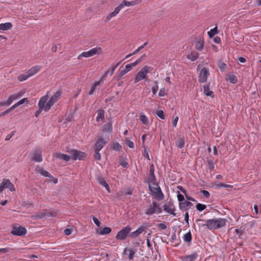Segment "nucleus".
Returning <instances> with one entry per match:
<instances>
[{"mask_svg": "<svg viewBox=\"0 0 261 261\" xmlns=\"http://www.w3.org/2000/svg\"><path fill=\"white\" fill-rule=\"evenodd\" d=\"M69 155L62 153L61 152H56L54 154V156L59 160H62L66 162H68L71 158L74 160H81L84 159L85 156V153L75 149H69L66 151Z\"/></svg>", "mask_w": 261, "mask_h": 261, "instance_id": "f257e3e1", "label": "nucleus"}, {"mask_svg": "<svg viewBox=\"0 0 261 261\" xmlns=\"http://www.w3.org/2000/svg\"><path fill=\"white\" fill-rule=\"evenodd\" d=\"M226 224V220L222 218L209 219L205 221V223L201 225L206 226L210 230L217 229L223 227Z\"/></svg>", "mask_w": 261, "mask_h": 261, "instance_id": "f03ea898", "label": "nucleus"}, {"mask_svg": "<svg viewBox=\"0 0 261 261\" xmlns=\"http://www.w3.org/2000/svg\"><path fill=\"white\" fill-rule=\"evenodd\" d=\"M162 212V208L155 202L150 203L145 209V214L147 216H151L154 214H160Z\"/></svg>", "mask_w": 261, "mask_h": 261, "instance_id": "7ed1b4c3", "label": "nucleus"}, {"mask_svg": "<svg viewBox=\"0 0 261 261\" xmlns=\"http://www.w3.org/2000/svg\"><path fill=\"white\" fill-rule=\"evenodd\" d=\"M151 183L152 184L149 186V190L151 194L153 195L156 199L159 200H163L164 198V195L161 188L154 182Z\"/></svg>", "mask_w": 261, "mask_h": 261, "instance_id": "20e7f679", "label": "nucleus"}, {"mask_svg": "<svg viewBox=\"0 0 261 261\" xmlns=\"http://www.w3.org/2000/svg\"><path fill=\"white\" fill-rule=\"evenodd\" d=\"M56 99H40L38 107L45 112L48 111L56 102Z\"/></svg>", "mask_w": 261, "mask_h": 261, "instance_id": "39448f33", "label": "nucleus"}, {"mask_svg": "<svg viewBox=\"0 0 261 261\" xmlns=\"http://www.w3.org/2000/svg\"><path fill=\"white\" fill-rule=\"evenodd\" d=\"M152 69L153 68L147 65L143 67L136 74L135 79V83H136L144 79L146 74L151 71Z\"/></svg>", "mask_w": 261, "mask_h": 261, "instance_id": "423d86ee", "label": "nucleus"}, {"mask_svg": "<svg viewBox=\"0 0 261 261\" xmlns=\"http://www.w3.org/2000/svg\"><path fill=\"white\" fill-rule=\"evenodd\" d=\"M131 230L132 228L128 226L123 227L116 234V239L120 240L126 239L128 236H129Z\"/></svg>", "mask_w": 261, "mask_h": 261, "instance_id": "0eeeda50", "label": "nucleus"}, {"mask_svg": "<svg viewBox=\"0 0 261 261\" xmlns=\"http://www.w3.org/2000/svg\"><path fill=\"white\" fill-rule=\"evenodd\" d=\"M4 189H9L10 191H15V189L13 184L8 179H3L0 184V193L3 192Z\"/></svg>", "mask_w": 261, "mask_h": 261, "instance_id": "6e6552de", "label": "nucleus"}, {"mask_svg": "<svg viewBox=\"0 0 261 261\" xmlns=\"http://www.w3.org/2000/svg\"><path fill=\"white\" fill-rule=\"evenodd\" d=\"M104 80L102 79H100L98 81H95L92 85L91 89L89 92V94L91 95L96 91L99 90L100 88L102 86Z\"/></svg>", "mask_w": 261, "mask_h": 261, "instance_id": "1a4fd4ad", "label": "nucleus"}, {"mask_svg": "<svg viewBox=\"0 0 261 261\" xmlns=\"http://www.w3.org/2000/svg\"><path fill=\"white\" fill-rule=\"evenodd\" d=\"M210 75V72L208 68L204 67L201 70L199 76V82L200 83H203L206 82L207 77Z\"/></svg>", "mask_w": 261, "mask_h": 261, "instance_id": "9d476101", "label": "nucleus"}, {"mask_svg": "<svg viewBox=\"0 0 261 261\" xmlns=\"http://www.w3.org/2000/svg\"><path fill=\"white\" fill-rule=\"evenodd\" d=\"M32 160L37 162H41L42 161V151L39 148H36L32 153Z\"/></svg>", "mask_w": 261, "mask_h": 261, "instance_id": "9b49d317", "label": "nucleus"}, {"mask_svg": "<svg viewBox=\"0 0 261 261\" xmlns=\"http://www.w3.org/2000/svg\"><path fill=\"white\" fill-rule=\"evenodd\" d=\"M108 143V140L102 138L98 139L95 145V150L100 151Z\"/></svg>", "mask_w": 261, "mask_h": 261, "instance_id": "f8f14e48", "label": "nucleus"}, {"mask_svg": "<svg viewBox=\"0 0 261 261\" xmlns=\"http://www.w3.org/2000/svg\"><path fill=\"white\" fill-rule=\"evenodd\" d=\"M11 232L14 235L22 236L27 233V229L22 227H14Z\"/></svg>", "mask_w": 261, "mask_h": 261, "instance_id": "ddd939ff", "label": "nucleus"}, {"mask_svg": "<svg viewBox=\"0 0 261 261\" xmlns=\"http://www.w3.org/2000/svg\"><path fill=\"white\" fill-rule=\"evenodd\" d=\"M25 99H21L17 103H15L14 105L12 106L11 107L6 110L5 111L0 113V117H2L9 113H10L12 110L14 109L16 107L23 104L24 102V100Z\"/></svg>", "mask_w": 261, "mask_h": 261, "instance_id": "4468645a", "label": "nucleus"}, {"mask_svg": "<svg viewBox=\"0 0 261 261\" xmlns=\"http://www.w3.org/2000/svg\"><path fill=\"white\" fill-rule=\"evenodd\" d=\"M122 9V5H119L116 8H115V10L110 13L107 17L105 21H109L112 17H115L117 15V14L119 13L120 11Z\"/></svg>", "mask_w": 261, "mask_h": 261, "instance_id": "2eb2a0df", "label": "nucleus"}, {"mask_svg": "<svg viewBox=\"0 0 261 261\" xmlns=\"http://www.w3.org/2000/svg\"><path fill=\"white\" fill-rule=\"evenodd\" d=\"M146 229V227L145 226H142L140 227L136 230L133 231V232L129 234V237L133 238H136L138 237L140 234L142 233L144 231H145Z\"/></svg>", "mask_w": 261, "mask_h": 261, "instance_id": "dca6fc26", "label": "nucleus"}, {"mask_svg": "<svg viewBox=\"0 0 261 261\" xmlns=\"http://www.w3.org/2000/svg\"><path fill=\"white\" fill-rule=\"evenodd\" d=\"M164 211L173 216H175L176 214L174 213L175 211V207L174 206L170 203L165 204L164 205Z\"/></svg>", "mask_w": 261, "mask_h": 261, "instance_id": "f3484780", "label": "nucleus"}, {"mask_svg": "<svg viewBox=\"0 0 261 261\" xmlns=\"http://www.w3.org/2000/svg\"><path fill=\"white\" fill-rule=\"evenodd\" d=\"M141 3V0H134L130 2L123 1L119 5H122V8L124 6H133L138 5Z\"/></svg>", "mask_w": 261, "mask_h": 261, "instance_id": "a211bd4d", "label": "nucleus"}, {"mask_svg": "<svg viewBox=\"0 0 261 261\" xmlns=\"http://www.w3.org/2000/svg\"><path fill=\"white\" fill-rule=\"evenodd\" d=\"M198 257V254L197 252H194L191 254L186 255L183 257L184 261H195Z\"/></svg>", "mask_w": 261, "mask_h": 261, "instance_id": "6ab92c4d", "label": "nucleus"}, {"mask_svg": "<svg viewBox=\"0 0 261 261\" xmlns=\"http://www.w3.org/2000/svg\"><path fill=\"white\" fill-rule=\"evenodd\" d=\"M41 67L40 66H34L30 68L28 71L29 75L31 77L36 73H37L40 69Z\"/></svg>", "mask_w": 261, "mask_h": 261, "instance_id": "aec40b11", "label": "nucleus"}, {"mask_svg": "<svg viewBox=\"0 0 261 261\" xmlns=\"http://www.w3.org/2000/svg\"><path fill=\"white\" fill-rule=\"evenodd\" d=\"M97 180L98 182L101 186H103L109 193L111 192L109 185L107 183L106 180L103 177H98Z\"/></svg>", "mask_w": 261, "mask_h": 261, "instance_id": "412c9836", "label": "nucleus"}, {"mask_svg": "<svg viewBox=\"0 0 261 261\" xmlns=\"http://www.w3.org/2000/svg\"><path fill=\"white\" fill-rule=\"evenodd\" d=\"M154 168L153 165L150 166L149 169V181L150 182H154L155 180V176L154 173Z\"/></svg>", "mask_w": 261, "mask_h": 261, "instance_id": "4be33fe9", "label": "nucleus"}, {"mask_svg": "<svg viewBox=\"0 0 261 261\" xmlns=\"http://www.w3.org/2000/svg\"><path fill=\"white\" fill-rule=\"evenodd\" d=\"M92 56L94 55H100L103 54V50L100 47H96L90 49Z\"/></svg>", "mask_w": 261, "mask_h": 261, "instance_id": "5701e85b", "label": "nucleus"}, {"mask_svg": "<svg viewBox=\"0 0 261 261\" xmlns=\"http://www.w3.org/2000/svg\"><path fill=\"white\" fill-rule=\"evenodd\" d=\"M203 93L205 94L206 96H211L212 97H214V92L210 90L209 86H208V85L203 86Z\"/></svg>", "mask_w": 261, "mask_h": 261, "instance_id": "b1692460", "label": "nucleus"}, {"mask_svg": "<svg viewBox=\"0 0 261 261\" xmlns=\"http://www.w3.org/2000/svg\"><path fill=\"white\" fill-rule=\"evenodd\" d=\"M124 253L125 254L128 253V258L129 259H133L134 254H135V251L132 248H127L124 249Z\"/></svg>", "mask_w": 261, "mask_h": 261, "instance_id": "393cba45", "label": "nucleus"}, {"mask_svg": "<svg viewBox=\"0 0 261 261\" xmlns=\"http://www.w3.org/2000/svg\"><path fill=\"white\" fill-rule=\"evenodd\" d=\"M226 80L232 84H236L238 82L237 76L232 73L228 74Z\"/></svg>", "mask_w": 261, "mask_h": 261, "instance_id": "a878e982", "label": "nucleus"}, {"mask_svg": "<svg viewBox=\"0 0 261 261\" xmlns=\"http://www.w3.org/2000/svg\"><path fill=\"white\" fill-rule=\"evenodd\" d=\"M111 228L109 227H106L102 229H98L97 230V232L98 234H101V235H105L109 234L111 232Z\"/></svg>", "mask_w": 261, "mask_h": 261, "instance_id": "bb28decb", "label": "nucleus"}, {"mask_svg": "<svg viewBox=\"0 0 261 261\" xmlns=\"http://www.w3.org/2000/svg\"><path fill=\"white\" fill-rule=\"evenodd\" d=\"M12 24L11 22H6L0 24V30L7 31L12 28Z\"/></svg>", "mask_w": 261, "mask_h": 261, "instance_id": "cd10ccee", "label": "nucleus"}, {"mask_svg": "<svg viewBox=\"0 0 261 261\" xmlns=\"http://www.w3.org/2000/svg\"><path fill=\"white\" fill-rule=\"evenodd\" d=\"M199 57V54L192 51L187 56V58L192 61H194Z\"/></svg>", "mask_w": 261, "mask_h": 261, "instance_id": "c85d7f7f", "label": "nucleus"}, {"mask_svg": "<svg viewBox=\"0 0 261 261\" xmlns=\"http://www.w3.org/2000/svg\"><path fill=\"white\" fill-rule=\"evenodd\" d=\"M37 172L44 177H53V176L47 171L44 170L42 168H38L36 169Z\"/></svg>", "mask_w": 261, "mask_h": 261, "instance_id": "c756f323", "label": "nucleus"}, {"mask_svg": "<svg viewBox=\"0 0 261 261\" xmlns=\"http://www.w3.org/2000/svg\"><path fill=\"white\" fill-rule=\"evenodd\" d=\"M192 205L193 204L191 202L188 201H184L179 203V208L181 210L186 209L188 207L190 208Z\"/></svg>", "mask_w": 261, "mask_h": 261, "instance_id": "7c9ffc66", "label": "nucleus"}, {"mask_svg": "<svg viewBox=\"0 0 261 261\" xmlns=\"http://www.w3.org/2000/svg\"><path fill=\"white\" fill-rule=\"evenodd\" d=\"M185 144V139L184 137L179 138L176 141V146L178 148L184 147Z\"/></svg>", "mask_w": 261, "mask_h": 261, "instance_id": "2f4dec72", "label": "nucleus"}, {"mask_svg": "<svg viewBox=\"0 0 261 261\" xmlns=\"http://www.w3.org/2000/svg\"><path fill=\"white\" fill-rule=\"evenodd\" d=\"M97 116L96 117V121H100V120H103L105 119V112L102 110H98L97 111Z\"/></svg>", "mask_w": 261, "mask_h": 261, "instance_id": "473e14b6", "label": "nucleus"}, {"mask_svg": "<svg viewBox=\"0 0 261 261\" xmlns=\"http://www.w3.org/2000/svg\"><path fill=\"white\" fill-rule=\"evenodd\" d=\"M204 41L202 39H199L195 43V48L197 50H201L203 47Z\"/></svg>", "mask_w": 261, "mask_h": 261, "instance_id": "72a5a7b5", "label": "nucleus"}, {"mask_svg": "<svg viewBox=\"0 0 261 261\" xmlns=\"http://www.w3.org/2000/svg\"><path fill=\"white\" fill-rule=\"evenodd\" d=\"M92 57L90 50L87 51H84L79 55L77 59L81 60L82 57L89 58Z\"/></svg>", "mask_w": 261, "mask_h": 261, "instance_id": "f704fd0d", "label": "nucleus"}, {"mask_svg": "<svg viewBox=\"0 0 261 261\" xmlns=\"http://www.w3.org/2000/svg\"><path fill=\"white\" fill-rule=\"evenodd\" d=\"M25 93V90H21L19 91L16 95H11L9 97V98H20L23 96H24Z\"/></svg>", "mask_w": 261, "mask_h": 261, "instance_id": "c9c22d12", "label": "nucleus"}, {"mask_svg": "<svg viewBox=\"0 0 261 261\" xmlns=\"http://www.w3.org/2000/svg\"><path fill=\"white\" fill-rule=\"evenodd\" d=\"M184 240L186 242H191L192 240V235L191 232L189 231L186 233L183 237Z\"/></svg>", "mask_w": 261, "mask_h": 261, "instance_id": "e433bc0d", "label": "nucleus"}, {"mask_svg": "<svg viewBox=\"0 0 261 261\" xmlns=\"http://www.w3.org/2000/svg\"><path fill=\"white\" fill-rule=\"evenodd\" d=\"M30 76L29 75L27 72L25 73L21 74L18 76V80L20 82L24 81L27 80Z\"/></svg>", "mask_w": 261, "mask_h": 261, "instance_id": "4c0bfd02", "label": "nucleus"}, {"mask_svg": "<svg viewBox=\"0 0 261 261\" xmlns=\"http://www.w3.org/2000/svg\"><path fill=\"white\" fill-rule=\"evenodd\" d=\"M139 119L143 124H147L148 123V118L144 114H141L139 116Z\"/></svg>", "mask_w": 261, "mask_h": 261, "instance_id": "58836bf2", "label": "nucleus"}, {"mask_svg": "<svg viewBox=\"0 0 261 261\" xmlns=\"http://www.w3.org/2000/svg\"><path fill=\"white\" fill-rule=\"evenodd\" d=\"M218 33L217 27H216L213 29H211L210 31L208 32V35L210 38H212L216 34Z\"/></svg>", "mask_w": 261, "mask_h": 261, "instance_id": "ea45409f", "label": "nucleus"}, {"mask_svg": "<svg viewBox=\"0 0 261 261\" xmlns=\"http://www.w3.org/2000/svg\"><path fill=\"white\" fill-rule=\"evenodd\" d=\"M125 144L128 146L130 148H133L134 147V143L130 141L128 138H126L125 139Z\"/></svg>", "mask_w": 261, "mask_h": 261, "instance_id": "a19ab883", "label": "nucleus"}, {"mask_svg": "<svg viewBox=\"0 0 261 261\" xmlns=\"http://www.w3.org/2000/svg\"><path fill=\"white\" fill-rule=\"evenodd\" d=\"M218 67L219 68L221 71L223 72L225 71L226 68V65L223 62H220L218 65Z\"/></svg>", "mask_w": 261, "mask_h": 261, "instance_id": "79ce46f5", "label": "nucleus"}, {"mask_svg": "<svg viewBox=\"0 0 261 261\" xmlns=\"http://www.w3.org/2000/svg\"><path fill=\"white\" fill-rule=\"evenodd\" d=\"M196 207L197 210L199 211H202L206 208V205L201 203H198Z\"/></svg>", "mask_w": 261, "mask_h": 261, "instance_id": "37998d69", "label": "nucleus"}, {"mask_svg": "<svg viewBox=\"0 0 261 261\" xmlns=\"http://www.w3.org/2000/svg\"><path fill=\"white\" fill-rule=\"evenodd\" d=\"M148 44V42H145L143 44L139 46L137 49H136L134 52L133 54H137L142 49H143L147 44Z\"/></svg>", "mask_w": 261, "mask_h": 261, "instance_id": "c03bdc74", "label": "nucleus"}, {"mask_svg": "<svg viewBox=\"0 0 261 261\" xmlns=\"http://www.w3.org/2000/svg\"><path fill=\"white\" fill-rule=\"evenodd\" d=\"M151 90L153 94H155L159 90V87L156 82L154 83V85L152 86Z\"/></svg>", "mask_w": 261, "mask_h": 261, "instance_id": "a18cd8bd", "label": "nucleus"}, {"mask_svg": "<svg viewBox=\"0 0 261 261\" xmlns=\"http://www.w3.org/2000/svg\"><path fill=\"white\" fill-rule=\"evenodd\" d=\"M217 187H218V188H222V187L228 188H232V186L230 185H227V184H224V183H220V184L217 185Z\"/></svg>", "mask_w": 261, "mask_h": 261, "instance_id": "49530a36", "label": "nucleus"}, {"mask_svg": "<svg viewBox=\"0 0 261 261\" xmlns=\"http://www.w3.org/2000/svg\"><path fill=\"white\" fill-rule=\"evenodd\" d=\"M156 115L162 119L165 118L164 112L162 110H159L156 112Z\"/></svg>", "mask_w": 261, "mask_h": 261, "instance_id": "de8ad7c7", "label": "nucleus"}, {"mask_svg": "<svg viewBox=\"0 0 261 261\" xmlns=\"http://www.w3.org/2000/svg\"><path fill=\"white\" fill-rule=\"evenodd\" d=\"M127 72H128L125 69L119 71V73L117 74L119 79H121L122 76L125 74Z\"/></svg>", "mask_w": 261, "mask_h": 261, "instance_id": "09e8293b", "label": "nucleus"}, {"mask_svg": "<svg viewBox=\"0 0 261 261\" xmlns=\"http://www.w3.org/2000/svg\"><path fill=\"white\" fill-rule=\"evenodd\" d=\"M167 91L164 88H161L159 93V96L160 97H163L166 95Z\"/></svg>", "mask_w": 261, "mask_h": 261, "instance_id": "8fccbe9b", "label": "nucleus"}, {"mask_svg": "<svg viewBox=\"0 0 261 261\" xmlns=\"http://www.w3.org/2000/svg\"><path fill=\"white\" fill-rule=\"evenodd\" d=\"M157 226L161 230H164L167 228V225L165 223L158 224Z\"/></svg>", "mask_w": 261, "mask_h": 261, "instance_id": "3c124183", "label": "nucleus"}, {"mask_svg": "<svg viewBox=\"0 0 261 261\" xmlns=\"http://www.w3.org/2000/svg\"><path fill=\"white\" fill-rule=\"evenodd\" d=\"M113 148L115 150L119 151L121 148V146L118 143H115L113 145Z\"/></svg>", "mask_w": 261, "mask_h": 261, "instance_id": "603ef678", "label": "nucleus"}, {"mask_svg": "<svg viewBox=\"0 0 261 261\" xmlns=\"http://www.w3.org/2000/svg\"><path fill=\"white\" fill-rule=\"evenodd\" d=\"M12 249L9 248H0V253H6L10 252Z\"/></svg>", "mask_w": 261, "mask_h": 261, "instance_id": "864d4df0", "label": "nucleus"}, {"mask_svg": "<svg viewBox=\"0 0 261 261\" xmlns=\"http://www.w3.org/2000/svg\"><path fill=\"white\" fill-rule=\"evenodd\" d=\"M94 157H95L96 160H98V161L100 160V159H101V155H100V154L99 153V151L95 150V154H94Z\"/></svg>", "mask_w": 261, "mask_h": 261, "instance_id": "5fc2aeb1", "label": "nucleus"}, {"mask_svg": "<svg viewBox=\"0 0 261 261\" xmlns=\"http://www.w3.org/2000/svg\"><path fill=\"white\" fill-rule=\"evenodd\" d=\"M12 102V99H9L7 102H0V107H3L4 106H9Z\"/></svg>", "mask_w": 261, "mask_h": 261, "instance_id": "6e6d98bb", "label": "nucleus"}, {"mask_svg": "<svg viewBox=\"0 0 261 261\" xmlns=\"http://www.w3.org/2000/svg\"><path fill=\"white\" fill-rule=\"evenodd\" d=\"M61 96V92L60 90L57 91L56 93L51 96L50 98H59Z\"/></svg>", "mask_w": 261, "mask_h": 261, "instance_id": "4d7b16f0", "label": "nucleus"}, {"mask_svg": "<svg viewBox=\"0 0 261 261\" xmlns=\"http://www.w3.org/2000/svg\"><path fill=\"white\" fill-rule=\"evenodd\" d=\"M15 131H13L11 133V134L8 135L6 138H5V140L6 141H8L15 134Z\"/></svg>", "mask_w": 261, "mask_h": 261, "instance_id": "13d9d810", "label": "nucleus"}, {"mask_svg": "<svg viewBox=\"0 0 261 261\" xmlns=\"http://www.w3.org/2000/svg\"><path fill=\"white\" fill-rule=\"evenodd\" d=\"M121 62H122V61H120V62L117 63L115 66H113V67L112 68V70L111 71V75H112L114 73L115 70L119 65V64L121 63Z\"/></svg>", "mask_w": 261, "mask_h": 261, "instance_id": "bf43d9fd", "label": "nucleus"}, {"mask_svg": "<svg viewBox=\"0 0 261 261\" xmlns=\"http://www.w3.org/2000/svg\"><path fill=\"white\" fill-rule=\"evenodd\" d=\"M93 221H94V223L98 226V227H99L100 226V221L98 220V219L97 218H96V217H93Z\"/></svg>", "mask_w": 261, "mask_h": 261, "instance_id": "052dcab7", "label": "nucleus"}, {"mask_svg": "<svg viewBox=\"0 0 261 261\" xmlns=\"http://www.w3.org/2000/svg\"><path fill=\"white\" fill-rule=\"evenodd\" d=\"M177 199L179 201L182 202L184 200L185 198L184 196L182 194L178 193L177 195Z\"/></svg>", "mask_w": 261, "mask_h": 261, "instance_id": "680f3d73", "label": "nucleus"}, {"mask_svg": "<svg viewBox=\"0 0 261 261\" xmlns=\"http://www.w3.org/2000/svg\"><path fill=\"white\" fill-rule=\"evenodd\" d=\"M202 193L203 194V196L206 198H208L210 197V193L206 190H202L201 191Z\"/></svg>", "mask_w": 261, "mask_h": 261, "instance_id": "e2e57ef3", "label": "nucleus"}, {"mask_svg": "<svg viewBox=\"0 0 261 261\" xmlns=\"http://www.w3.org/2000/svg\"><path fill=\"white\" fill-rule=\"evenodd\" d=\"M235 232L236 234L239 236V237H240L243 233V232L240 229H236Z\"/></svg>", "mask_w": 261, "mask_h": 261, "instance_id": "0e129e2a", "label": "nucleus"}, {"mask_svg": "<svg viewBox=\"0 0 261 261\" xmlns=\"http://www.w3.org/2000/svg\"><path fill=\"white\" fill-rule=\"evenodd\" d=\"M120 165H121L123 167H124V168H126V167H127V166H128V163H127L126 161H125L123 160V161H121V163H120Z\"/></svg>", "mask_w": 261, "mask_h": 261, "instance_id": "69168bd1", "label": "nucleus"}, {"mask_svg": "<svg viewBox=\"0 0 261 261\" xmlns=\"http://www.w3.org/2000/svg\"><path fill=\"white\" fill-rule=\"evenodd\" d=\"M133 68V66H132L131 65V64H127L126 66H125V69L128 72L129 71H130L132 68Z\"/></svg>", "mask_w": 261, "mask_h": 261, "instance_id": "338daca9", "label": "nucleus"}, {"mask_svg": "<svg viewBox=\"0 0 261 261\" xmlns=\"http://www.w3.org/2000/svg\"><path fill=\"white\" fill-rule=\"evenodd\" d=\"M178 120V117H176L173 120V125L174 127H175L177 125V121Z\"/></svg>", "mask_w": 261, "mask_h": 261, "instance_id": "774afa93", "label": "nucleus"}]
</instances>
